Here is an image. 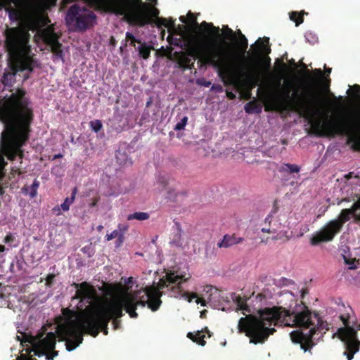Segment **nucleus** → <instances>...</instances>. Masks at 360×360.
Listing matches in <instances>:
<instances>
[{"label":"nucleus","instance_id":"f257e3e1","mask_svg":"<svg viewBox=\"0 0 360 360\" xmlns=\"http://www.w3.org/2000/svg\"><path fill=\"white\" fill-rule=\"evenodd\" d=\"M191 274L187 266L174 268L165 271L157 285H151L131 292L129 288L120 285L116 288L110 300L103 299L95 288L86 282L76 284L75 295V349L83 341V334L89 333L96 337L101 328L108 334L107 326L110 319L123 315V309L131 318H136L135 310L146 304L152 311L158 310L162 303L160 297L168 294L170 297H181L188 302L193 300L202 306L225 311L224 302H229L224 293L212 285H206L198 297L196 293L183 292L181 283L188 281Z\"/></svg>","mask_w":360,"mask_h":360},{"label":"nucleus","instance_id":"f03ea898","mask_svg":"<svg viewBox=\"0 0 360 360\" xmlns=\"http://www.w3.org/2000/svg\"><path fill=\"white\" fill-rule=\"evenodd\" d=\"M280 86L281 79L277 82L276 90L264 89L266 110H295L300 112L309 120L316 136H347L352 148L360 150V109L355 110L345 119L341 110L342 97L333 95L332 103L336 108H328L318 115L319 112L313 102L316 82L310 83L308 91L309 96L299 95L298 89H295L294 84L290 81H285L281 89H278Z\"/></svg>","mask_w":360,"mask_h":360},{"label":"nucleus","instance_id":"7ed1b4c3","mask_svg":"<svg viewBox=\"0 0 360 360\" xmlns=\"http://www.w3.org/2000/svg\"><path fill=\"white\" fill-rule=\"evenodd\" d=\"M276 325L297 326L305 331H292L290 338L294 343L300 345L301 349L307 351L311 346L312 336L325 328L323 322L316 315H312L307 307L303 304H297L292 311L281 307L265 308L259 311L256 315H246L240 318L238 328L240 332H245L254 343L262 342L274 332Z\"/></svg>","mask_w":360,"mask_h":360},{"label":"nucleus","instance_id":"20e7f679","mask_svg":"<svg viewBox=\"0 0 360 360\" xmlns=\"http://www.w3.org/2000/svg\"><path fill=\"white\" fill-rule=\"evenodd\" d=\"M32 119V108L25 91L17 89L0 100V120L4 124L0 148V179L4 177L7 165L4 155L11 161L17 155L22 158L21 147L28 139Z\"/></svg>","mask_w":360,"mask_h":360},{"label":"nucleus","instance_id":"39448f33","mask_svg":"<svg viewBox=\"0 0 360 360\" xmlns=\"http://www.w3.org/2000/svg\"><path fill=\"white\" fill-rule=\"evenodd\" d=\"M189 54L181 59V65L188 68L192 60L200 59L217 70L224 84L238 86L243 77L251 72V68L237 63L238 54L229 42L218 43L202 34L189 36L187 41Z\"/></svg>","mask_w":360,"mask_h":360},{"label":"nucleus","instance_id":"423d86ee","mask_svg":"<svg viewBox=\"0 0 360 360\" xmlns=\"http://www.w3.org/2000/svg\"><path fill=\"white\" fill-rule=\"evenodd\" d=\"M96 10L122 16L129 23L140 27L155 23L158 28L167 27L175 31L174 21L159 18V11L155 3L142 0H84Z\"/></svg>","mask_w":360,"mask_h":360},{"label":"nucleus","instance_id":"0eeeda50","mask_svg":"<svg viewBox=\"0 0 360 360\" xmlns=\"http://www.w3.org/2000/svg\"><path fill=\"white\" fill-rule=\"evenodd\" d=\"M4 36V46L9 56L11 71L4 74L2 82L9 84L18 72H32L38 63L32 57L30 35L27 30L22 27H10L5 30Z\"/></svg>","mask_w":360,"mask_h":360},{"label":"nucleus","instance_id":"6e6552de","mask_svg":"<svg viewBox=\"0 0 360 360\" xmlns=\"http://www.w3.org/2000/svg\"><path fill=\"white\" fill-rule=\"evenodd\" d=\"M56 0H0V8H5L12 20H18L24 13L32 20V28H37L40 21L45 20L42 13L55 5Z\"/></svg>","mask_w":360,"mask_h":360},{"label":"nucleus","instance_id":"1a4fd4ad","mask_svg":"<svg viewBox=\"0 0 360 360\" xmlns=\"http://www.w3.org/2000/svg\"><path fill=\"white\" fill-rule=\"evenodd\" d=\"M291 212L272 210L260 224V231L263 235L259 238L266 244L271 241H286L290 238V217Z\"/></svg>","mask_w":360,"mask_h":360},{"label":"nucleus","instance_id":"9d476101","mask_svg":"<svg viewBox=\"0 0 360 360\" xmlns=\"http://www.w3.org/2000/svg\"><path fill=\"white\" fill-rule=\"evenodd\" d=\"M17 338L20 344L26 347L23 349L26 354H21L18 360H36L32 359L33 355L39 357L45 356L46 360H53L58 355V352H52L55 348L56 338L55 333L52 332L41 333L36 336L22 334L21 337Z\"/></svg>","mask_w":360,"mask_h":360},{"label":"nucleus","instance_id":"9b49d317","mask_svg":"<svg viewBox=\"0 0 360 360\" xmlns=\"http://www.w3.org/2000/svg\"><path fill=\"white\" fill-rule=\"evenodd\" d=\"M360 220V198L351 209H344L339 216L326 223L319 231L313 234L310 239L311 245H317L321 243L330 242L340 231L343 224L352 217Z\"/></svg>","mask_w":360,"mask_h":360},{"label":"nucleus","instance_id":"f8f14e48","mask_svg":"<svg viewBox=\"0 0 360 360\" xmlns=\"http://www.w3.org/2000/svg\"><path fill=\"white\" fill-rule=\"evenodd\" d=\"M344 327L338 329V335L344 342L346 350L344 355L347 360H352L354 354L359 349L360 341L356 338V331L354 328V321L351 317L341 316Z\"/></svg>","mask_w":360,"mask_h":360},{"label":"nucleus","instance_id":"ddd939ff","mask_svg":"<svg viewBox=\"0 0 360 360\" xmlns=\"http://www.w3.org/2000/svg\"><path fill=\"white\" fill-rule=\"evenodd\" d=\"M96 16L90 10L77 4L72 6L66 15L65 20L69 26L77 30H85L96 22Z\"/></svg>","mask_w":360,"mask_h":360},{"label":"nucleus","instance_id":"4468645a","mask_svg":"<svg viewBox=\"0 0 360 360\" xmlns=\"http://www.w3.org/2000/svg\"><path fill=\"white\" fill-rule=\"evenodd\" d=\"M37 35L50 47L53 53L55 60H63V51L60 49L61 44L58 42V37L51 28L39 29L37 30Z\"/></svg>","mask_w":360,"mask_h":360},{"label":"nucleus","instance_id":"2eb2a0df","mask_svg":"<svg viewBox=\"0 0 360 360\" xmlns=\"http://www.w3.org/2000/svg\"><path fill=\"white\" fill-rule=\"evenodd\" d=\"M231 299L233 300L235 305L236 311H242L243 314H246V313H250L251 310L248 306L246 303V300H243L238 295H236L235 293L231 294Z\"/></svg>","mask_w":360,"mask_h":360},{"label":"nucleus","instance_id":"dca6fc26","mask_svg":"<svg viewBox=\"0 0 360 360\" xmlns=\"http://www.w3.org/2000/svg\"><path fill=\"white\" fill-rule=\"evenodd\" d=\"M77 193V189L74 188L72 191V195L70 197H68L65 199L64 202L60 205V207H54L53 210L55 212H58V214L60 212V209H62L63 211H68L70 209V205L74 202L75 199V195Z\"/></svg>","mask_w":360,"mask_h":360},{"label":"nucleus","instance_id":"f3484780","mask_svg":"<svg viewBox=\"0 0 360 360\" xmlns=\"http://www.w3.org/2000/svg\"><path fill=\"white\" fill-rule=\"evenodd\" d=\"M242 240L241 238H236L233 236L225 235L222 240L218 243L219 248H229L235 244L239 243Z\"/></svg>","mask_w":360,"mask_h":360},{"label":"nucleus","instance_id":"a211bd4d","mask_svg":"<svg viewBox=\"0 0 360 360\" xmlns=\"http://www.w3.org/2000/svg\"><path fill=\"white\" fill-rule=\"evenodd\" d=\"M199 29L209 34L214 35L216 37L219 36V27L214 26L212 23L204 21L201 23Z\"/></svg>","mask_w":360,"mask_h":360},{"label":"nucleus","instance_id":"6ab92c4d","mask_svg":"<svg viewBox=\"0 0 360 360\" xmlns=\"http://www.w3.org/2000/svg\"><path fill=\"white\" fill-rule=\"evenodd\" d=\"M300 170V167L294 164H283L278 169V172L283 174V176L293 173H298Z\"/></svg>","mask_w":360,"mask_h":360},{"label":"nucleus","instance_id":"aec40b11","mask_svg":"<svg viewBox=\"0 0 360 360\" xmlns=\"http://www.w3.org/2000/svg\"><path fill=\"white\" fill-rule=\"evenodd\" d=\"M238 33L240 34L239 41H238V49L241 55V58H244V54L246 52L248 48V39L245 37V35L242 34L240 31L238 30Z\"/></svg>","mask_w":360,"mask_h":360},{"label":"nucleus","instance_id":"412c9836","mask_svg":"<svg viewBox=\"0 0 360 360\" xmlns=\"http://www.w3.org/2000/svg\"><path fill=\"white\" fill-rule=\"evenodd\" d=\"M149 218V214L147 212H137L129 214L127 217V220L136 219L139 221H144Z\"/></svg>","mask_w":360,"mask_h":360},{"label":"nucleus","instance_id":"4be33fe9","mask_svg":"<svg viewBox=\"0 0 360 360\" xmlns=\"http://www.w3.org/2000/svg\"><path fill=\"white\" fill-rule=\"evenodd\" d=\"M222 32L226 39L229 40L231 41H233L236 40L235 33L227 25L223 26Z\"/></svg>","mask_w":360,"mask_h":360},{"label":"nucleus","instance_id":"5701e85b","mask_svg":"<svg viewBox=\"0 0 360 360\" xmlns=\"http://www.w3.org/2000/svg\"><path fill=\"white\" fill-rule=\"evenodd\" d=\"M305 13L304 12L298 13L296 11H292L290 13V18L291 20L294 21L296 24V26H298L303 22L302 15Z\"/></svg>","mask_w":360,"mask_h":360},{"label":"nucleus","instance_id":"b1692460","mask_svg":"<svg viewBox=\"0 0 360 360\" xmlns=\"http://www.w3.org/2000/svg\"><path fill=\"white\" fill-rule=\"evenodd\" d=\"M245 110L248 113H259L261 108L254 102H249L245 105Z\"/></svg>","mask_w":360,"mask_h":360},{"label":"nucleus","instance_id":"393cba45","mask_svg":"<svg viewBox=\"0 0 360 360\" xmlns=\"http://www.w3.org/2000/svg\"><path fill=\"white\" fill-rule=\"evenodd\" d=\"M188 337L193 340V341L197 342L200 345H205V341L203 340L204 335H201L200 332H198L196 334L193 335L192 333H188Z\"/></svg>","mask_w":360,"mask_h":360},{"label":"nucleus","instance_id":"a878e982","mask_svg":"<svg viewBox=\"0 0 360 360\" xmlns=\"http://www.w3.org/2000/svg\"><path fill=\"white\" fill-rule=\"evenodd\" d=\"M139 51V55L144 59H146L149 57L150 53V49L145 44H141L136 48Z\"/></svg>","mask_w":360,"mask_h":360},{"label":"nucleus","instance_id":"bb28decb","mask_svg":"<svg viewBox=\"0 0 360 360\" xmlns=\"http://www.w3.org/2000/svg\"><path fill=\"white\" fill-rule=\"evenodd\" d=\"M265 42L268 44L269 38L265 39ZM255 44L259 47V51L262 53H268L269 52V49L267 47L266 44L264 41H262L260 39H259Z\"/></svg>","mask_w":360,"mask_h":360},{"label":"nucleus","instance_id":"cd10ccee","mask_svg":"<svg viewBox=\"0 0 360 360\" xmlns=\"http://www.w3.org/2000/svg\"><path fill=\"white\" fill-rule=\"evenodd\" d=\"M304 37H305L306 40L311 44H314L318 41L317 35L312 32H310V31L307 32L305 33Z\"/></svg>","mask_w":360,"mask_h":360},{"label":"nucleus","instance_id":"c85d7f7f","mask_svg":"<svg viewBox=\"0 0 360 360\" xmlns=\"http://www.w3.org/2000/svg\"><path fill=\"white\" fill-rule=\"evenodd\" d=\"M89 124L91 130L96 133L99 131L103 127V124L99 120L91 121Z\"/></svg>","mask_w":360,"mask_h":360},{"label":"nucleus","instance_id":"c756f323","mask_svg":"<svg viewBox=\"0 0 360 360\" xmlns=\"http://www.w3.org/2000/svg\"><path fill=\"white\" fill-rule=\"evenodd\" d=\"M39 186V182L34 179L32 186H31V191L30 192V196L31 198H34L37 195V189Z\"/></svg>","mask_w":360,"mask_h":360},{"label":"nucleus","instance_id":"7c9ffc66","mask_svg":"<svg viewBox=\"0 0 360 360\" xmlns=\"http://www.w3.org/2000/svg\"><path fill=\"white\" fill-rule=\"evenodd\" d=\"M188 122V117L186 116H184L179 122L176 123V124L174 127V129L176 131L182 130L185 128L186 124Z\"/></svg>","mask_w":360,"mask_h":360},{"label":"nucleus","instance_id":"2f4dec72","mask_svg":"<svg viewBox=\"0 0 360 360\" xmlns=\"http://www.w3.org/2000/svg\"><path fill=\"white\" fill-rule=\"evenodd\" d=\"M126 38L127 39L130 41V45L134 47H136V42L141 44V40L136 39L134 34L129 32H127L126 33Z\"/></svg>","mask_w":360,"mask_h":360},{"label":"nucleus","instance_id":"473e14b6","mask_svg":"<svg viewBox=\"0 0 360 360\" xmlns=\"http://www.w3.org/2000/svg\"><path fill=\"white\" fill-rule=\"evenodd\" d=\"M119 237H120L119 231H118V230L115 229L113 231H112L110 233L107 234L105 236V239H106V240L110 241V240H112L113 238H118Z\"/></svg>","mask_w":360,"mask_h":360},{"label":"nucleus","instance_id":"72a5a7b5","mask_svg":"<svg viewBox=\"0 0 360 360\" xmlns=\"http://www.w3.org/2000/svg\"><path fill=\"white\" fill-rule=\"evenodd\" d=\"M128 225L127 224H119L117 229L120 233V238L124 236L125 232L128 230Z\"/></svg>","mask_w":360,"mask_h":360},{"label":"nucleus","instance_id":"f704fd0d","mask_svg":"<svg viewBox=\"0 0 360 360\" xmlns=\"http://www.w3.org/2000/svg\"><path fill=\"white\" fill-rule=\"evenodd\" d=\"M351 90H352L354 94H359V96L360 97V86L359 85L356 84V85L353 86L352 88H349L347 90V93L349 94Z\"/></svg>","mask_w":360,"mask_h":360},{"label":"nucleus","instance_id":"c9c22d12","mask_svg":"<svg viewBox=\"0 0 360 360\" xmlns=\"http://www.w3.org/2000/svg\"><path fill=\"white\" fill-rule=\"evenodd\" d=\"M197 84L200 85V86L208 87V86H210L211 85V82L207 81L205 79H198L197 80Z\"/></svg>","mask_w":360,"mask_h":360},{"label":"nucleus","instance_id":"e433bc0d","mask_svg":"<svg viewBox=\"0 0 360 360\" xmlns=\"http://www.w3.org/2000/svg\"><path fill=\"white\" fill-rule=\"evenodd\" d=\"M211 90L215 92L221 93L223 91V87L220 84H213Z\"/></svg>","mask_w":360,"mask_h":360},{"label":"nucleus","instance_id":"4c0bfd02","mask_svg":"<svg viewBox=\"0 0 360 360\" xmlns=\"http://www.w3.org/2000/svg\"><path fill=\"white\" fill-rule=\"evenodd\" d=\"M283 295L284 296H285L287 298H288L289 300H293V295H292V293H291V292H290L288 291L284 292L283 293Z\"/></svg>","mask_w":360,"mask_h":360},{"label":"nucleus","instance_id":"58836bf2","mask_svg":"<svg viewBox=\"0 0 360 360\" xmlns=\"http://www.w3.org/2000/svg\"><path fill=\"white\" fill-rule=\"evenodd\" d=\"M123 241H124V236H122L121 238H120V237H119L117 238L116 246L117 247L120 246L123 243Z\"/></svg>","mask_w":360,"mask_h":360},{"label":"nucleus","instance_id":"ea45409f","mask_svg":"<svg viewBox=\"0 0 360 360\" xmlns=\"http://www.w3.org/2000/svg\"><path fill=\"white\" fill-rule=\"evenodd\" d=\"M309 231V228L307 226H305L302 231H300V236H302L304 235V233L307 232Z\"/></svg>","mask_w":360,"mask_h":360},{"label":"nucleus","instance_id":"a19ab883","mask_svg":"<svg viewBox=\"0 0 360 360\" xmlns=\"http://www.w3.org/2000/svg\"><path fill=\"white\" fill-rule=\"evenodd\" d=\"M226 96L228 98H231V99H233L235 98V94L232 92H229V91H227L226 92Z\"/></svg>","mask_w":360,"mask_h":360},{"label":"nucleus","instance_id":"79ce46f5","mask_svg":"<svg viewBox=\"0 0 360 360\" xmlns=\"http://www.w3.org/2000/svg\"><path fill=\"white\" fill-rule=\"evenodd\" d=\"M345 262H346L347 264H349V269H355V266H354V263H353V262H352V263H349V262H347V259H346L345 257Z\"/></svg>","mask_w":360,"mask_h":360},{"label":"nucleus","instance_id":"37998d69","mask_svg":"<svg viewBox=\"0 0 360 360\" xmlns=\"http://www.w3.org/2000/svg\"><path fill=\"white\" fill-rule=\"evenodd\" d=\"M132 278L131 277H129V278H125L124 279V283L125 285H129L131 282H132Z\"/></svg>","mask_w":360,"mask_h":360},{"label":"nucleus","instance_id":"c03bdc74","mask_svg":"<svg viewBox=\"0 0 360 360\" xmlns=\"http://www.w3.org/2000/svg\"><path fill=\"white\" fill-rule=\"evenodd\" d=\"M13 238V236L12 235H8L6 236L5 238V242L6 243H9Z\"/></svg>","mask_w":360,"mask_h":360},{"label":"nucleus","instance_id":"a18cd8bd","mask_svg":"<svg viewBox=\"0 0 360 360\" xmlns=\"http://www.w3.org/2000/svg\"><path fill=\"white\" fill-rule=\"evenodd\" d=\"M315 72H317V74L319 75V77L320 79H322V78H323V74H322V72H321V70H320V69H316V70H315Z\"/></svg>","mask_w":360,"mask_h":360},{"label":"nucleus","instance_id":"49530a36","mask_svg":"<svg viewBox=\"0 0 360 360\" xmlns=\"http://www.w3.org/2000/svg\"><path fill=\"white\" fill-rule=\"evenodd\" d=\"M188 17H189V20H190L191 22H195V24H197V22L195 21V19L192 16L191 14H189Z\"/></svg>","mask_w":360,"mask_h":360},{"label":"nucleus","instance_id":"de8ad7c7","mask_svg":"<svg viewBox=\"0 0 360 360\" xmlns=\"http://www.w3.org/2000/svg\"><path fill=\"white\" fill-rule=\"evenodd\" d=\"M180 20L184 23H187V20L184 16H181L179 18Z\"/></svg>","mask_w":360,"mask_h":360},{"label":"nucleus","instance_id":"09e8293b","mask_svg":"<svg viewBox=\"0 0 360 360\" xmlns=\"http://www.w3.org/2000/svg\"><path fill=\"white\" fill-rule=\"evenodd\" d=\"M5 250V247L4 245H0V253L3 252Z\"/></svg>","mask_w":360,"mask_h":360},{"label":"nucleus","instance_id":"8fccbe9b","mask_svg":"<svg viewBox=\"0 0 360 360\" xmlns=\"http://www.w3.org/2000/svg\"><path fill=\"white\" fill-rule=\"evenodd\" d=\"M103 226L102 225H99L97 226V230L98 231H101L103 230Z\"/></svg>","mask_w":360,"mask_h":360},{"label":"nucleus","instance_id":"3c124183","mask_svg":"<svg viewBox=\"0 0 360 360\" xmlns=\"http://www.w3.org/2000/svg\"><path fill=\"white\" fill-rule=\"evenodd\" d=\"M279 63H280V65L282 66L283 70H285L286 69V65L281 62H279Z\"/></svg>","mask_w":360,"mask_h":360},{"label":"nucleus","instance_id":"603ef678","mask_svg":"<svg viewBox=\"0 0 360 360\" xmlns=\"http://www.w3.org/2000/svg\"><path fill=\"white\" fill-rule=\"evenodd\" d=\"M63 155L61 154L56 155L54 158H61Z\"/></svg>","mask_w":360,"mask_h":360},{"label":"nucleus","instance_id":"864d4df0","mask_svg":"<svg viewBox=\"0 0 360 360\" xmlns=\"http://www.w3.org/2000/svg\"><path fill=\"white\" fill-rule=\"evenodd\" d=\"M113 324L115 325V328H117V320L116 319H115L113 321Z\"/></svg>","mask_w":360,"mask_h":360},{"label":"nucleus","instance_id":"5fc2aeb1","mask_svg":"<svg viewBox=\"0 0 360 360\" xmlns=\"http://www.w3.org/2000/svg\"><path fill=\"white\" fill-rule=\"evenodd\" d=\"M174 243H176V245H177V246H181V244H180L179 241L178 242H174Z\"/></svg>","mask_w":360,"mask_h":360},{"label":"nucleus","instance_id":"6e6d98bb","mask_svg":"<svg viewBox=\"0 0 360 360\" xmlns=\"http://www.w3.org/2000/svg\"><path fill=\"white\" fill-rule=\"evenodd\" d=\"M328 73H330L331 72V69L328 68L326 70Z\"/></svg>","mask_w":360,"mask_h":360},{"label":"nucleus","instance_id":"4d7b16f0","mask_svg":"<svg viewBox=\"0 0 360 360\" xmlns=\"http://www.w3.org/2000/svg\"><path fill=\"white\" fill-rule=\"evenodd\" d=\"M205 311H201V315H200V316H201V317H202V316H203V314H205Z\"/></svg>","mask_w":360,"mask_h":360},{"label":"nucleus","instance_id":"13d9d810","mask_svg":"<svg viewBox=\"0 0 360 360\" xmlns=\"http://www.w3.org/2000/svg\"><path fill=\"white\" fill-rule=\"evenodd\" d=\"M22 191H23V192H25V191H27V189L26 188H22Z\"/></svg>","mask_w":360,"mask_h":360},{"label":"nucleus","instance_id":"bf43d9fd","mask_svg":"<svg viewBox=\"0 0 360 360\" xmlns=\"http://www.w3.org/2000/svg\"><path fill=\"white\" fill-rule=\"evenodd\" d=\"M51 278H52V276H49V278H48V279H49V280H51Z\"/></svg>","mask_w":360,"mask_h":360}]
</instances>
